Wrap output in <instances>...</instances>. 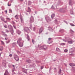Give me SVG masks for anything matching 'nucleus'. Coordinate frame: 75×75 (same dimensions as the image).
<instances>
[{
    "label": "nucleus",
    "instance_id": "obj_1",
    "mask_svg": "<svg viewBox=\"0 0 75 75\" xmlns=\"http://www.w3.org/2000/svg\"><path fill=\"white\" fill-rule=\"evenodd\" d=\"M21 38H20L18 39V40L17 41L18 44H19V45L20 47H22L23 46V43L21 42Z\"/></svg>",
    "mask_w": 75,
    "mask_h": 75
},
{
    "label": "nucleus",
    "instance_id": "obj_2",
    "mask_svg": "<svg viewBox=\"0 0 75 75\" xmlns=\"http://www.w3.org/2000/svg\"><path fill=\"white\" fill-rule=\"evenodd\" d=\"M14 57L16 61H19V57H18V56L17 55L14 54Z\"/></svg>",
    "mask_w": 75,
    "mask_h": 75
},
{
    "label": "nucleus",
    "instance_id": "obj_3",
    "mask_svg": "<svg viewBox=\"0 0 75 75\" xmlns=\"http://www.w3.org/2000/svg\"><path fill=\"white\" fill-rule=\"evenodd\" d=\"M34 21V17L33 16H31L30 18V23H33Z\"/></svg>",
    "mask_w": 75,
    "mask_h": 75
},
{
    "label": "nucleus",
    "instance_id": "obj_4",
    "mask_svg": "<svg viewBox=\"0 0 75 75\" xmlns=\"http://www.w3.org/2000/svg\"><path fill=\"white\" fill-rule=\"evenodd\" d=\"M74 41L71 39H69V40L68 41V42L69 44H72L74 42Z\"/></svg>",
    "mask_w": 75,
    "mask_h": 75
},
{
    "label": "nucleus",
    "instance_id": "obj_5",
    "mask_svg": "<svg viewBox=\"0 0 75 75\" xmlns=\"http://www.w3.org/2000/svg\"><path fill=\"white\" fill-rule=\"evenodd\" d=\"M12 66L13 67V68L12 70V72L13 74H16V70H15V67H14L15 66L13 65H12Z\"/></svg>",
    "mask_w": 75,
    "mask_h": 75
},
{
    "label": "nucleus",
    "instance_id": "obj_6",
    "mask_svg": "<svg viewBox=\"0 0 75 75\" xmlns=\"http://www.w3.org/2000/svg\"><path fill=\"white\" fill-rule=\"evenodd\" d=\"M45 18L47 22H48V23H49V22H50V21L51 20L50 18L49 17H45Z\"/></svg>",
    "mask_w": 75,
    "mask_h": 75
},
{
    "label": "nucleus",
    "instance_id": "obj_7",
    "mask_svg": "<svg viewBox=\"0 0 75 75\" xmlns=\"http://www.w3.org/2000/svg\"><path fill=\"white\" fill-rule=\"evenodd\" d=\"M40 48H42L43 50L44 49V50H46L47 49V47L46 45H45L41 47Z\"/></svg>",
    "mask_w": 75,
    "mask_h": 75
},
{
    "label": "nucleus",
    "instance_id": "obj_8",
    "mask_svg": "<svg viewBox=\"0 0 75 75\" xmlns=\"http://www.w3.org/2000/svg\"><path fill=\"white\" fill-rule=\"evenodd\" d=\"M75 48H72L69 49V52H74V51Z\"/></svg>",
    "mask_w": 75,
    "mask_h": 75
},
{
    "label": "nucleus",
    "instance_id": "obj_9",
    "mask_svg": "<svg viewBox=\"0 0 75 75\" xmlns=\"http://www.w3.org/2000/svg\"><path fill=\"white\" fill-rule=\"evenodd\" d=\"M42 31H43V28L42 27H41L40 29L39 32V34L40 33H41L42 32Z\"/></svg>",
    "mask_w": 75,
    "mask_h": 75
},
{
    "label": "nucleus",
    "instance_id": "obj_10",
    "mask_svg": "<svg viewBox=\"0 0 75 75\" xmlns=\"http://www.w3.org/2000/svg\"><path fill=\"white\" fill-rule=\"evenodd\" d=\"M6 61L5 60H4L3 61V62H2V64L4 65V66H6Z\"/></svg>",
    "mask_w": 75,
    "mask_h": 75
},
{
    "label": "nucleus",
    "instance_id": "obj_11",
    "mask_svg": "<svg viewBox=\"0 0 75 75\" xmlns=\"http://www.w3.org/2000/svg\"><path fill=\"white\" fill-rule=\"evenodd\" d=\"M24 30L26 32H27L28 30H29V29L28 27H26L25 28H24Z\"/></svg>",
    "mask_w": 75,
    "mask_h": 75
},
{
    "label": "nucleus",
    "instance_id": "obj_12",
    "mask_svg": "<svg viewBox=\"0 0 75 75\" xmlns=\"http://www.w3.org/2000/svg\"><path fill=\"white\" fill-rule=\"evenodd\" d=\"M20 19L21 20V22L22 23H24V21L23 20V18L22 17H21V16Z\"/></svg>",
    "mask_w": 75,
    "mask_h": 75
},
{
    "label": "nucleus",
    "instance_id": "obj_13",
    "mask_svg": "<svg viewBox=\"0 0 75 75\" xmlns=\"http://www.w3.org/2000/svg\"><path fill=\"white\" fill-rule=\"evenodd\" d=\"M27 69H24L23 70V72H24V73H25V74H27Z\"/></svg>",
    "mask_w": 75,
    "mask_h": 75
},
{
    "label": "nucleus",
    "instance_id": "obj_14",
    "mask_svg": "<svg viewBox=\"0 0 75 75\" xmlns=\"http://www.w3.org/2000/svg\"><path fill=\"white\" fill-rule=\"evenodd\" d=\"M72 71L75 73V67H72Z\"/></svg>",
    "mask_w": 75,
    "mask_h": 75
},
{
    "label": "nucleus",
    "instance_id": "obj_15",
    "mask_svg": "<svg viewBox=\"0 0 75 75\" xmlns=\"http://www.w3.org/2000/svg\"><path fill=\"white\" fill-rule=\"evenodd\" d=\"M16 33H18V34H19V35H20V34L21 33V32L20 30H18L16 31Z\"/></svg>",
    "mask_w": 75,
    "mask_h": 75
},
{
    "label": "nucleus",
    "instance_id": "obj_16",
    "mask_svg": "<svg viewBox=\"0 0 75 75\" xmlns=\"http://www.w3.org/2000/svg\"><path fill=\"white\" fill-rule=\"evenodd\" d=\"M69 65L71 67H73L75 66V64L73 63H70Z\"/></svg>",
    "mask_w": 75,
    "mask_h": 75
},
{
    "label": "nucleus",
    "instance_id": "obj_17",
    "mask_svg": "<svg viewBox=\"0 0 75 75\" xmlns=\"http://www.w3.org/2000/svg\"><path fill=\"white\" fill-rule=\"evenodd\" d=\"M8 71L6 70L5 71V72L4 73V75H8Z\"/></svg>",
    "mask_w": 75,
    "mask_h": 75
},
{
    "label": "nucleus",
    "instance_id": "obj_18",
    "mask_svg": "<svg viewBox=\"0 0 75 75\" xmlns=\"http://www.w3.org/2000/svg\"><path fill=\"white\" fill-rule=\"evenodd\" d=\"M0 18L1 20H2V21H4V17H2V16H1L0 17Z\"/></svg>",
    "mask_w": 75,
    "mask_h": 75
},
{
    "label": "nucleus",
    "instance_id": "obj_19",
    "mask_svg": "<svg viewBox=\"0 0 75 75\" xmlns=\"http://www.w3.org/2000/svg\"><path fill=\"white\" fill-rule=\"evenodd\" d=\"M64 10L62 8H60L59 10V11H60V12H64Z\"/></svg>",
    "mask_w": 75,
    "mask_h": 75
},
{
    "label": "nucleus",
    "instance_id": "obj_20",
    "mask_svg": "<svg viewBox=\"0 0 75 75\" xmlns=\"http://www.w3.org/2000/svg\"><path fill=\"white\" fill-rule=\"evenodd\" d=\"M11 33L12 35H13V33H14V30L13 29H12L11 30Z\"/></svg>",
    "mask_w": 75,
    "mask_h": 75
},
{
    "label": "nucleus",
    "instance_id": "obj_21",
    "mask_svg": "<svg viewBox=\"0 0 75 75\" xmlns=\"http://www.w3.org/2000/svg\"><path fill=\"white\" fill-rule=\"evenodd\" d=\"M3 47L2 46H0V51H3Z\"/></svg>",
    "mask_w": 75,
    "mask_h": 75
},
{
    "label": "nucleus",
    "instance_id": "obj_22",
    "mask_svg": "<svg viewBox=\"0 0 75 75\" xmlns=\"http://www.w3.org/2000/svg\"><path fill=\"white\" fill-rule=\"evenodd\" d=\"M26 62H27L28 63H31V61L30 60H26Z\"/></svg>",
    "mask_w": 75,
    "mask_h": 75
},
{
    "label": "nucleus",
    "instance_id": "obj_23",
    "mask_svg": "<svg viewBox=\"0 0 75 75\" xmlns=\"http://www.w3.org/2000/svg\"><path fill=\"white\" fill-rule=\"evenodd\" d=\"M54 17H55V14L53 13L51 15L52 18H54Z\"/></svg>",
    "mask_w": 75,
    "mask_h": 75
},
{
    "label": "nucleus",
    "instance_id": "obj_24",
    "mask_svg": "<svg viewBox=\"0 0 75 75\" xmlns=\"http://www.w3.org/2000/svg\"><path fill=\"white\" fill-rule=\"evenodd\" d=\"M49 30H50V31H53V30H52V28H51V27H49Z\"/></svg>",
    "mask_w": 75,
    "mask_h": 75
},
{
    "label": "nucleus",
    "instance_id": "obj_25",
    "mask_svg": "<svg viewBox=\"0 0 75 75\" xmlns=\"http://www.w3.org/2000/svg\"><path fill=\"white\" fill-rule=\"evenodd\" d=\"M58 73L60 75L61 74V69H60L58 71Z\"/></svg>",
    "mask_w": 75,
    "mask_h": 75
},
{
    "label": "nucleus",
    "instance_id": "obj_26",
    "mask_svg": "<svg viewBox=\"0 0 75 75\" xmlns=\"http://www.w3.org/2000/svg\"><path fill=\"white\" fill-rule=\"evenodd\" d=\"M59 32H61V33H63L64 31V30L63 29H61L59 30Z\"/></svg>",
    "mask_w": 75,
    "mask_h": 75
},
{
    "label": "nucleus",
    "instance_id": "obj_27",
    "mask_svg": "<svg viewBox=\"0 0 75 75\" xmlns=\"http://www.w3.org/2000/svg\"><path fill=\"white\" fill-rule=\"evenodd\" d=\"M28 12H30L31 11V9L29 7H28Z\"/></svg>",
    "mask_w": 75,
    "mask_h": 75
},
{
    "label": "nucleus",
    "instance_id": "obj_28",
    "mask_svg": "<svg viewBox=\"0 0 75 75\" xmlns=\"http://www.w3.org/2000/svg\"><path fill=\"white\" fill-rule=\"evenodd\" d=\"M28 3L29 6H30V5H31V1H28Z\"/></svg>",
    "mask_w": 75,
    "mask_h": 75
},
{
    "label": "nucleus",
    "instance_id": "obj_29",
    "mask_svg": "<svg viewBox=\"0 0 75 75\" xmlns=\"http://www.w3.org/2000/svg\"><path fill=\"white\" fill-rule=\"evenodd\" d=\"M6 20H7L8 21H9L10 20H11V19L8 18H6Z\"/></svg>",
    "mask_w": 75,
    "mask_h": 75
},
{
    "label": "nucleus",
    "instance_id": "obj_30",
    "mask_svg": "<svg viewBox=\"0 0 75 75\" xmlns=\"http://www.w3.org/2000/svg\"><path fill=\"white\" fill-rule=\"evenodd\" d=\"M60 3H61V1H59L58 2L57 4V6H58V5H59V4H60Z\"/></svg>",
    "mask_w": 75,
    "mask_h": 75
},
{
    "label": "nucleus",
    "instance_id": "obj_31",
    "mask_svg": "<svg viewBox=\"0 0 75 75\" xmlns=\"http://www.w3.org/2000/svg\"><path fill=\"white\" fill-rule=\"evenodd\" d=\"M27 39L28 40V41H29L30 40V37L28 36V35L27 37Z\"/></svg>",
    "mask_w": 75,
    "mask_h": 75
},
{
    "label": "nucleus",
    "instance_id": "obj_32",
    "mask_svg": "<svg viewBox=\"0 0 75 75\" xmlns=\"http://www.w3.org/2000/svg\"><path fill=\"white\" fill-rule=\"evenodd\" d=\"M69 5L72 6V4H71V0H70L69 1Z\"/></svg>",
    "mask_w": 75,
    "mask_h": 75
},
{
    "label": "nucleus",
    "instance_id": "obj_33",
    "mask_svg": "<svg viewBox=\"0 0 75 75\" xmlns=\"http://www.w3.org/2000/svg\"><path fill=\"white\" fill-rule=\"evenodd\" d=\"M54 22L55 24H58V21H57V20L56 19L54 21Z\"/></svg>",
    "mask_w": 75,
    "mask_h": 75
},
{
    "label": "nucleus",
    "instance_id": "obj_34",
    "mask_svg": "<svg viewBox=\"0 0 75 75\" xmlns=\"http://www.w3.org/2000/svg\"><path fill=\"white\" fill-rule=\"evenodd\" d=\"M56 50H57V51H60V49H59L58 48H57Z\"/></svg>",
    "mask_w": 75,
    "mask_h": 75
},
{
    "label": "nucleus",
    "instance_id": "obj_35",
    "mask_svg": "<svg viewBox=\"0 0 75 75\" xmlns=\"http://www.w3.org/2000/svg\"><path fill=\"white\" fill-rule=\"evenodd\" d=\"M29 28L31 29H32V28H33V27L32 26V25H30V27H29Z\"/></svg>",
    "mask_w": 75,
    "mask_h": 75
},
{
    "label": "nucleus",
    "instance_id": "obj_36",
    "mask_svg": "<svg viewBox=\"0 0 75 75\" xmlns=\"http://www.w3.org/2000/svg\"><path fill=\"white\" fill-rule=\"evenodd\" d=\"M15 17L16 18V19H18V16H17V15H16L15 16Z\"/></svg>",
    "mask_w": 75,
    "mask_h": 75
},
{
    "label": "nucleus",
    "instance_id": "obj_37",
    "mask_svg": "<svg viewBox=\"0 0 75 75\" xmlns=\"http://www.w3.org/2000/svg\"><path fill=\"white\" fill-rule=\"evenodd\" d=\"M13 46H15V45H16V43H13Z\"/></svg>",
    "mask_w": 75,
    "mask_h": 75
},
{
    "label": "nucleus",
    "instance_id": "obj_38",
    "mask_svg": "<svg viewBox=\"0 0 75 75\" xmlns=\"http://www.w3.org/2000/svg\"><path fill=\"white\" fill-rule=\"evenodd\" d=\"M10 42V40H8V41H6V44H8V43H9V42Z\"/></svg>",
    "mask_w": 75,
    "mask_h": 75
},
{
    "label": "nucleus",
    "instance_id": "obj_39",
    "mask_svg": "<svg viewBox=\"0 0 75 75\" xmlns=\"http://www.w3.org/2000/svg\"><path fill=\"white\" fill-rule=\"evenodd\" d=\"M1 44H2V45H4V42L3 41H1Z\"/></svg>",
    "mask_w": 75,
    "mask_h": 75
},
{
    "label": "nucleus",
    "instance_id": "obj_40",
    "mask_svg": "<svg viewBox=\"0 0 75 75\" xmlns=\"http://www.w3.org/2000/svg\"><path fill=\"white\" fill-rule=\"evenodd\" d=\"M32 41L33 44H34V42H35V41H34V40L33 39H32Z\"/></svg>",
    "mask_w": 75,
    "mask_h": 75
},
{
    "label": "nucleus",
    "instance_id": "obj_41",
    "mask_svg": "<svg viewBox=\"0 0 75 75\" xmlns=\"http://www.w3.org/2000/svg\"><path fill=\"white\" fill-rule=\"evenodd\" d=\"M63 40L64 41H65V42H67V40H66V39H63Z\"/></svg>",
    "mask_w": 75,
    "mask_h": 75
},
{
    "label": "nucleus",
    "instance_id": "obj_42",
    "mask_svg": "<svg viewBox=\"0 0 75 75\" xmlns=\"http://www.w3.org/2000/svg\"><path fill=\"white\" fill-rule=\"evenodd\" d=\"M70 24L71 26H75V25L72 23H70Z\"/></svg>",
    "mask_w": 75,
    "mask_h": 75
},
{
    "label": "nucleus",
    "instance_id": "obj_43",
    "mask_svg": "<svg viewBox=\"0 0 75 75\" xmlns=\"http://www.w3.org/2000/svg\"><path fill=\"white\" fill-rule=\"evenodd\" d=\"M6 33H9V31L7 29L6 30Z\"/></svg>",
    "mask_w": 75,
    "mask_h": 75
},
{
    "label": "nucleus",
    "instance_id": "obj_44",
    "mask_svg": "<svg viewBox=\"0 0 75 75\" xmlns=\"http://www.w3.org/2000/svg\"><path fill=\"white\" fill-rule=\"evenodd\" d=\"M44 68V67L43 66H42L41 67V69H43Z\"/></svg>",
    "mask_w": 75,
    "mask_h": 75
},
{
    "label": "nucleus",
    "instance_id": "obj_45",
    "mask_svg": "<svg viewBox=\"0 0 75 75\" xmlns=\"http://www.w3.org/2000/svg\"><path fill=\"white\" fill-rule=\"evenodd\" d=\"M4 23H7V21H5L4 20Z\"/></svg>",
    "mask_w": 75,
    "mask_h": 75
},
{
    "label": "nucleus",
    "instance_id": "obj_46",
    "mask_svg": "<svg viewBox=\"0 0 75 75\" xmlns=\"http://www.w3.org/2000/svg\"><path fill=\"white\" fill-rule=\"evenodd\" d=\"M64 52H67L68 51V50H67V49H65L64 50Z\"/></svg>",
    "mask_w": 75,
    "mask_h": 75
},
{
    "label": "nucleus",
    "instance_id": "obj_47",
    "mask_svg": "<svg viewBox=\"0 0 75 75\" xmlns=\"http://www.w3.org/2000/svg\"><path fill=\"white\" fill-rule=\"evenodd\" d=\"M71 14H73V11H71Z\"/></svg>",
    "mask_w": 75,
    "mask_h": 75
},
{
    "label": "nucleus",
    "instance_id": "obj_48",
    "mask_svg": "<svg viewBox=\"0 0 75 75\" xmlns=\"http://www.w3.org/2000/svg\"><path fill=\"white\" fill-rule=\"evenodd\" d=\"M8 4H9V2H8V6H11V4L9 5Z\"/></svg>",
    "mask_w": 75,
    "mask_h": 75
},
{
    "label": "nucleus",
    "instance_id": "obj_49",
    "mask_svg": "<svg viewBox=\"0 0 75 75\" xmlns=\"http://www.w3.org/2000/svg\"><path fill=\"white\" fill-rule=\"evenodd\" d=\"M4 27L5 28H7V25H6L4 26Z\"/></svg>",
    "mask_w": 75,
    "mask_h": 75
},
{
    "label": "nucleus",
    "instance_id": "obj_50",
    "mask_svg": "<svg viewBox=\"0 0 75 75\" xmlns=\"http://www.w3.org/2000/svg\"><path fill=\"white\" fill-rule=\"evenodd\" d=\"M9 11H10L11 12H12V10H11V9H9Z\"/></svg>",
    "mask_w": 75,
    "mask_h": 75
},
{
    "label": "nucleus",
    "instance_id": "obj_51",
    "mask_svg": "<svg viewBox=\"0 0 75 75\" xmlns=\"http://www.w3.org/2000/svg\"><path fill=\"white\" fill-rule=\"evenodd\" d=\"M9 56L10 57H11L13 56V55H12V54H11L9 55Z\"/></svg>",
    "mask_w": 75,
    "mask_h": 75
},
{
    "label": "nucleus",
    "instance_id": "obj_52",
    "mask_svg": "<svg viewBox=\"0 0 75 75\" xmlns=\"http://www.w3.org/2000/svg\"><path fill=\"white\" fill-rule=\"evenodd\" d=\"M35 27H34L33 28V31H35Z\"/></svg>",
    "mask_w": 75,
    "mask_h": 75
},
{
    "label": "nucleus",
    "instance_id": "obj_53",
    "mask_svg": "<svg viewBox=\"0 0 75 75\" xmlns=\"http://www.w3.org/2000/svg\"><path fill=\"white\" fill-rule=\"evenodd\" d=\"M51 8H52V9H54V7H53V6H52L51 7Z\"/></svg>",
    "mask_w": 75,
    "mask_h": 75
},
{
    "label": "nucleus",
    "instance_id": "obj_54",
    "mask_svg": "<svg viewBox=\"0 0 75 75\" xmlns=\"http://www.w3.org/2000/svg\"><path fill=\"white\" fill-rule=\"evenodd\" d=\"M62 45H65V43H62Z\"/></svg>",
    "mask_w": 75,
    "mask_h": 75
},
{
    "label": "nucleus",
    "instance_id": "obj_55",
    "mask_svg": "<svg viewBox=\"0 0 75 75\" xmlns=\"http://www.w3.org/2000/svg\"><path fill=\"white\" fill-rule=\"evenodd\" d=\"M64 22H65V23H66V24H68V23H67V21H64Z\"/></svg>",
    "mask_w": 75,
    "mask_h": 75
},
{
    "label": "nucleus",
    "instance_id": "obj_56",
    "mask_svg": "<svg viewBox=\"0 0 75 75\" xmlns=\"http://www.w3.org/2000/svg\"><path fill=\"white\" fill-rule=\"evenodd\" d=\"M12 22L13 24H15V23L13 21H12Z\"/></svg>",
    "mask_w": 75,
    "mask_h": 75
},
{
    "label": "nucleus",
    "instance_id": "obj_57",
    "mask_svg": "<svg viewBox=\"0 0 75 75\" xmlns=\"http://www.w3.org/2000/svg\"><path fill=\"white\" fill-rule=\"evenodd\" d=\"M48 40H49V41H50V40H51V38H49L48 39Z\"/></svg>",
    "mask_w": 75,
    "mask_h": 75
},
{
    "label": "nucleus",
    "instance_id": "obj_58",
    "mask_svg": "<svg viewBox=\"0 0 75 75\" xmlns=\"http://www.w3.org/2000/svg\"><path fill=\"white\" fill-rule=\"evenodd\" d=\"M4 35L5 37H7V35L6 34H5Z\"/></svg>",
    "mask_w": 75,
    "mask_h": 75
},
{
    "label": "nucleus",
    "instance_id": "obj_59",
    "mask_svg": "<svg viewBox=\"0 0 75 75\" xmlns=\"http://www.w3.org/2000/svg\"><path fill=\"white\" fill-rule=\"evenodd\" d=\"M13 27L15 29H16V26L14 25H13Z\"/></svg>",
    "mask_w": 75,
    "mask_h": 75
},
{
    "label": "nucleus",
    "instance_id": "obj_60",
    "mask_svg": "<svg viewBox=\"0 0 75 75\" xmlns=\"http://www.w3.org/2000/svg\"><path fill=\"white\" fill-rule=\"evenodd\" d=\"M11 3H12V2L13 1V0H11Z\"/></svg>",
    "mask_w": 75,
    "mask_h": 75
},
{
    "label": "nucleus",
    "instance_id": "obj_61",
    "mask_svg": "<svg viewBox=\"0 0 75 75\" xmlns=\"http://www.w3.org/2000/svg\"><path fill=\"white\" fill-rule=\"evenodd\" d=\"M5 13H7V11L6 10V11H5Z\"/></svg>",
    "mask_w": 75,
    "mask_h": 75
},
{
    "label": "nucleus",
    "instance_id": "obj_62",
    "mask_svg": "<svg viewBox=\"0 0 75 75\" xmlns=\"http://www.w3.org/2000/svg\"><path fill=\"white\" fill-rule=\"evenodd\" d=\"M50 71H51V68H50Z\"/></svg>",
    "mask_w": 75,
    "mask_h": 75
},
{
    "label": "nucleus",
    "instance_id": "obj_63",
    "mask_svg": "<svg viewBox=\"0 0 75 75\" xmlns=\"http://www.w3.org/2000/svg\"><path fill=\"white\" fill-rule=\"evenodd\" d=\"M35 14H37V11H35Z\"/></svg>",
    "mask_w": 75,
    "mask_h": 75
},
{
    "label": "nucleus",
    "instance_id": "obj_64",
    "mask_svg": "<svg viewBox=\"0 0 75 75\" xmlns=\"http://www.w3.org/2000/svg\"><path fill=\"white\" fill-rule=\"evenodd\" d=\"M5 40H7V39H6V38H5Z\"/></svg>",
    "mask_w": 75,
    "mask_h": 75
}]
</instances>
